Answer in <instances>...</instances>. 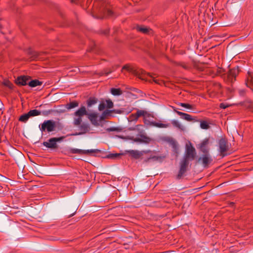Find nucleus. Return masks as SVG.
Segmentation results:
<instances>
[{
  "label": "nucleus",
  "instance_id": "obj_39",
  "mask_svg": "<svg viewBox=\"0 0 253 253\" xmlns=\"http://www.w3.org/2000/svg\"><path fill=\"white\" fill-rule=\"evenodd\" d=\"M148 118H147V123H144V124L147 126H153L151 124V123L152 122H151L150 121L148 120Z\"/></svg>",
  "mask_w": 253,
  "mask_h": 253
},
{
  "label": "nucleus",
  "instance_id": "obj_42",
  "mask_svg": "<svg viewBox=\"0 0 253 253\" xmlns=\"http://www.w3.org/2000/svg\"><path fill=\"white\" fill-rule=\"evenodd\" d=\"M141 125H137V126H136V127H137V128H138V127H141Z\"/></svg>",
  "mask_w": 253,
  "mask_h": 253
},
{
  "label": "nucleus",
  "instance_id": "obj_35",
  "mask_svg": "<svg viewBox=\"0 0 253 253\" xmlns=\"http://www.w3.org/2000/svg\"><path fill=\"white\" fill-rule=\"evenodd\" d=\"M181 107L189 109H192V106L191 105H190L189 104L187 103H180L179 104Z\"/></svg>",
  "mask_w": 253,
  "mask_h": 253
},
{
  "label": "nucleus",
  "instance_id": "obj_26",
  "mask_svg": "<svg viewBox=\"0 0 253 253\" xmlns=\"http://www.w3.org/2000/svg\"><path fill=\"white\" fill-rule=\"evenodd\" d=\"M79 105V103L77 102L74 101L70 102V103L67 104L65 105V107L66 109L69 110L72 108H74L76 107H78Z\"/></svg>",
  "mask_w": 253,
  "mask_h": 253
},
{
  "label": "nucleus",
  "instance_id": "obj_13",
  "mask_svg": "<svg viewBox=\"0 0 253 253\" xmlns=\"http://www.w3.org/2000/svg\"><path fill=\"white\" fill-rule=\"evenodd\" d=\"M199 161H201L203 165L206 167L212 161V159L208 152V153H204V154L199 159Z\"/></svg>",
  "mask_w": 253,
  "mask_h": 253
},
{
  "label": "nucleus",
  "instance_id": "obj_2",
  "mask_svg": "<svg viewBox=\"0 0 253 253\" xmlns=\"http://www.w3.org/2000/svg\"><path fill=\"white\" fill-rule=\"evenodd\" d=\"M123 70H126L129 72H132L136 76L142 80L151 82V81L148 79V77H150L153 79V81L155 83L158 84H161L158 80L155 79V78L153 77L150 73H146L145 72V71L141 69L133 71L132 69L130 68L128 65H126L123 67L122 71Z\"/></svg>",
  "mask_w": 253,
  "mask_h": 253
},
{
  "label": "nucleus",
  "instance_id": "obj_17",
  "mask_svg": "<svg viewBox=\"0 0 253 253\" xmlns=\"http://www.w3.org/2000/svg\"><path fill=\"white\" fill-rule=\"evenodd\" d=\"M209 144V140L208 139H206L204 140L200 145V150L203 153H208L209 151V148L208 147V145Z\"/></svg>",
  "mask_w": 253,
  "mask_h": 253
},
{
  "label": "nucleus",
  "instance_id": "obj_41",
  "mask_svg": "<svg viewBox=\"0 0 253 253\" xmlns=\"http://www.w3.org/2000/svg\"><path fill=\"white\" fill-rule=\"evenodd\" d=\"M35 58L36 59H41V58L39 57V55H37V57H35Z\"/></svg>",
  "mask_w": 253,
  "mask_h": 253
},
{
  "label": "nucleus",
  "instance_id": "obj_3",
  "mask_svg": "<svg viewBox=\"0 0 253 253\" xmlns=\"http://www.w3.org/2000/svg\"><path fill=\"white\" fill-rule=\"evenodd\" d=\"M87 110L85 106H81L76 112L73 115V125L75 126H79L82 122V117L84 116H86Z\"/></svg>",
  "mask_w": 253,
  "mask_h": 253
},
{
  "label": "nucleus",
  "instance_id": "obj_27",
  "mask_svg": "<svg viewBox=\"0 0 253 253\" xmlns=\"http://www.w3.org/2000/svg\"><path fill=\"white\" fill-rule=\"evenodd\" d=\"M28 113L30 117H31L40 115L41 114V112L38 110L35 109L30 110L29 112H28Z\"/></svg>",
  "mask_w": 253,
  "mask_h": 253
},
{
  "label": "nucleus",
  "instance_id": "obj_21",
  "mask_svg": "<svg viewBox=\"0 0 253 253\" xmlns=\"http://www.w3.org/2000/svg\"><path fill=\"white\" fill-rule=\"evenodd\" d=\"M153 126L159 128H167L170 126V124L169 123H162L161 121L159 122H152L151 123Z\"/></svg>",
  "mask_w": 253,
  "mask_h": 253
},
{
  "label": "nucleus",
  "instance_id": "obj_33",
  "mask_svg": "<svg viewBox=\"0 0 253 253\" xmlns=\"http://www.w3.org/2000/svg\"><path fill=\"white\" fill-rule=\"evenodd\" d=\"M3 84L5 86H6L10 89H13V84L8 80L4 81L3 83Z\"/></svg>",
  "mask_w": 253,
  "mask_h": 253
},
{
  "label": "nucleus",
  "instance_id": "obj_4",
  "mask_svg": "<svg viewBox=\"0 0 253 253\" xmlns=\"http://www.w3.org/2000/svg\"><path fill=\"white\" fill-rule=\"evenodd\" d=\"M56 123L52 120L44 121L39 126L42 132L47 131L48 132L55 130Z\"/></svg>",
  "mask_w": 253,
  "mask_h": 253
},
{
  "label": "nucleus",
  "instance_id": "obj_31",
  "mask_svg": "<svg viewBox=\"0 0 253 253\" xmlns=\"http://www.w3.org/2000/svg\"><path fill=\"white\" fill-rule=\"evenodd\" d=\"M122 154L121 153H112L110 154L107 156L108 158L115 159L118 158L119 156L122 155Z\"/></svg>",
  "mask_w": 253,
  "mask_h": 253
},
{
  "label": "nucleus",
  "instance_id": "obj_38",
  "mask_svg": "<svg viewBox=\"0 0 253 253\" xmlns=\"http://www.w3.org/2000/svg\"><path fill=\"white\" fill-rule=\"evenodd\" d=\"M228 106L225 104L224 103H221L220 104V107L222 109H225Z\"/></svg>",
  "mask_w": 253,
  "mask_h": 253
},
{
  "label": "nucleus",
  "instance_id": "obj_28",
  "mask_svg": "<svg viewBox=\"0 0 253 253\" xmlns=\"http://www.w3.org/2000/svg\"><path fill=\"white\" fill-rule=\"evenodd\" d=\"M111 92L114 95H120L122 94V91L120 88H112Z\"/></svg>",
  "mask_w": 253,
  "mask_h": 253
},
{
  "label": "nucleus",
  "instance_id": "obj_8",
  "mask_svg": "<svg viewBox=\"0 0 253 253\" xmlns=\"http://www.w3.org/2000/svg\"><path fill=\"white\" fill-rule=\"evenodd\" d=\"M219 152L221 155L224 157L226 155L225 152L228 150V145L224 139H221L219 142Z\"/></svg>",
  "mask_w": 253,
  "mask_h": 253
},
{
  "label": "nucleus",
  "instance_id": "obj_9",
  "mask_svg": "<svg viewBox=\"0 0 253 253\" xmlns=\"http://www.w3.org/2000/svg\"><path fill=\"white\" fill-rule=\"evenodd\" d=\"M189 165V162L187 160H182L180 163V169L177 175V178H180L187 170V168Z\"/></svg>",
  "mask_w": 253,
  "mask_h": 253
},
{
  "label": "nucleus",
  "instance_id": "obj_25",
  "mask_svg": "<svg viewBox=\"0 0 253 253\" xmlns=\"http://www.w3.org/2000/svg\"><path fill=\"white\" fill-rule=\"evenodd\" d=\"M239 73V70L238 68H234L231 69L229 73V78H235L237 76Z\"/></svg>",
  "mask_w": 253,
  "mask_h": 253
},
{
  "label": "nucleus",
  "instance_id": "obj_30",
  "mask_svg": "<svg viewBox=\"0 0 253 253\" xmlns=\"http://www.w3.org/2000/svg\"><path fill=\"white\" fill-rule=\"evenodd\" d=\"M138 117L136 116V114H132L129 116L128 118V121L129 122H136L138 120Z\"/></svg>",
  "mask_w": 253,
  "mask_h": 253
},
{
  "label": "nucleus",
  "instance_id": "obj_44",
  "mask_svg": "<svg viewBox=\"0 0 253 253\" xmlns=\"http://www.w3.org/2000/svg\"><path fill=\"white\" fill-rule=\"evenodd\" d=\"M108 130H109V131H112V130H113V129H112V128H109V129H108Z\"/></svg>",
  "mask_w": 253,
  "mask_h": 253
},
{
  "label": "nucleus",
  "instance_id": "obj_43",
  "mask_svg": "<svg viewBox=\"0 0 253 253\" xmlns=\"http://www.w3.org/2000/svg\"><path fill=\"white\" fill-rule=\"evenodd\" d=\"M129 129L131 130H135V128H130Z\"/></svg>",
  "mask_w": 253,
  "mask_h": 253
},
{
  "label": "nucleus",
  "instance_id": "obj_36",
  "mask_svg": "<svg viewBox=\"0 0 253 253\" xmlns=\"http://www.w3.org/2000/svg\"><path fill=\"white\" fill-rule=\"evenodd\" d=\"M106 104L105 102L101 103L98 106V110L99 111H102L106 108Z\"/></svg>",
  "mask_w": 253,
  "mask_h": 253
},
{
  "label": "nucleus",
  "instance_id": "obj_1",
  "mask_svg": "<svg viewBox=\"0 0 253 253\" xmlns=\"http://www.w3.org/2000/svg\"><path fill=\"white\" fill-rule=\"evenodd\" d=\"M92 14L94 17L102 19L111 17L113 13L105 0H95L93 4Z\"/></svg>",
  "mask_w": 253,
  "mask_h": 253
},
{
  "label": "nucleus",
  "instance_id": "obj_11",
  "mask_svg": "<svg viewBox=\"0 0 253 253\" xmlns=\"http://www.w3.org/2000/svg\"><path fill=\"white\" fill-rule=\"evenodd\" d=\"M126 153H128L130 155V156H131L133 158H134L135 159H138L140 158L142 156H143L144 154L148 153L149 152V151H139L138 150H126Z\"/></svg>",
  "mask_w": 253,
  "mask_h": 253
},
{
  "label": "nucleus",
  "instance_id": "obj_15",
  "mask_svg": "<svg viewBox=\"0 0 253 253\" xmlns=\"http://www.w3.org/2000/svg\"><path fill=\"white\" fill-rule=\"evenodd\" d=\"M78 126L79 128V130H80V132L76 134V135H81L84 134L87 132L89 131L90 129L89 125L87 123H81V125Z\"/></svg>",
  "mask_w": 253,
  "mask_h": 253
},
{
  "label": "nucleus",
  "instance_id": "obj_23",
  "mask_svg": "<svg viewBox=\"0 0 253 253\" xmlns=\"http://www.w3.org/2000/svg\"><path fill=\"white\" fill-rule=\"evenodd\" d=\"M97 102V99L94 97H90L86 101L88 108H91L93 105H95Z\"/></svg>",
  "mask_w": 253,
  "mask_h": 253
},
{
  "label": "nucleus",
  "instance_id": "obj_12",
  "mask_svg": "<svg viewBox=\"0 0 253 253\" xmlns=\"http://www.w3.org/2000/svg\"><path fill=\"white\" fill-rule=\"evenodd\" d=\"M70 152L73 154H88L92 153L98 152L99 150L98 149H90V150H81L79 149H72Z\"/></svg>",
  "mask_w": 253,
  "mask_h": 253
},
{
  "label": "nucleus",
  "instance_id": "obj_6",
  "mask_svg": "<svg viewBox=\"0 0 253 253\" xmlns=\"http://www.w3.org/2000/svg\"><path fill=\"white\" fill-rule=\"evenodd\" d=\"M64 138V136L60 137H52L48 140L47 141H44L42 143L44 146L46 148H50L51 149H55L57 148L58 145L57 144V142H60Z\"/></svg>",
  "mask_w": 253,
  "mask_h": 253
},
{
  "label": "nucleus",
  "instance_id": "obj_14",
  "mask_svg": "<svg viewBox=\"0 0 253 253\" xmlns=\"http://www.w3.org/2000/svg\"><path fill=\"white\" fill-rule=\"evenodd\" d=\"M136 116L138 118L140 117H143L144 120V123H147V118H149L151 117V115L147 112L146 111L143 110L137 109L136 113Z\"/></svg>",
  "mask_w": 253,
  "mask_h": 253
},
{
  "label": "nucleus",
  "instance_id": "obj_7",
  "mask_svg": "<svg viewBox=\"0 0 253 253\" xmlns=\"http://www.w3.org/2000/svg\"><path fill=\"white\" fill-rule=\"evenodd\" d=\"M88 119L89 120L92 125L95 126H102L101 123L102 121H100L98 113L96 112H88L87 111V115Z\"/></svg>",
  "mask_w": 253,
  "mask_h": 253
},
{
  "label": "nucleus",
  "instance_id": "obj_34",
  "mask_svg": "<svg viewBox=\"0 0 253 253\" xmlns=\"http://www.w3.org/2000/svg\"><path fill=\"white\" fill-rule=\"evenodd\" d=\"M106 107L109 109L112 108L113 107V103L110 100L106 101Z\"/></svg>",
  "mask_w": 253,
  "mask_h": 253
},
{
  "label": "nucleus",
  "instance_id": "obj_10",
  "mask_svg": "<svg viewBox=\"0 0 253 253\" xmlns=\"http://www.w3.org/2000/svg\"><path fill=\"white\" fill-rule=\"evenodd\" d=\"M173 111L176 113V114L177 115H178L179 116H181V118L187 121H189V122H196L197 121L196 118L195 117H192L191 115H189V114H186V113H183L182 112H180V111H177L175 109L173 108Z\"/></svg>",
  "mask_w": 253,
  "mask_h": 253
},
{
  "label": "nucleus",
  "instance_id": "obj_19",
  "mask_svg": "<svg viewBox=\"0 0 253 253\" xmlns=\"http://www.w3.org/2000/svg\"><path fill=\"white\" fill-rule=\"evenodd\" d=\"M246 84L253 91V73H248L246 81Z\"/></svg>",
  "mask_w": 253,
  "mask_h": 253
},
{
  "label": "nucleus",
  "instance_id": "obj_29",
  "mask_svg": "<svg viewBox=\"0 0 253 253\" xmlns=\"http://www.w3.org/2000/svg\"><path fill=\"white\" fill-rule=\"evenodd\" d=\"M30 116L28 115V113L23 114L20 116L19 119V121L25 123L29 119Z\"/></svg>",
  "mask_w": 253,
  "mask_h": 253
},
{
  "label": "nucleus",
  "instance_id": "obj_16",
  "mask_svg": "<svg viewBox=\"0 0 253 253\" xmlns=\"http://www.w3.org/2000/svg\"><path fill=\"white\" fill-rule=\"evenodd\" d=\"M29 80V79L27 76H20L18 77L17 79L15 80V83L16 84L21 85H25L26 84H28V81Z\"/></svg>",
  "mask_w": 253,
  "mask_h": 253
},
{
  "label": "nucleus",
  "instance_id": "obj_32",
  "mask_svg": "<svg viewBox=\"0 0 253 253\" xmlns=\"http://www.w3.org/2000/svg\"><path fill=\"white\" fill-rule=\"evenodd\" d=\"M200 127L202 129H207L210 127V126L206 121H201L200 123Z\"/></svg>",
  "mask_w": 253,
  "mask_h": 253
},
{
  "label": "nucleus",
  "instance_id": "obj_37",
  "mask_svg": "<svg viewBox=\"0 0 253 253\" xmlns=\"http://www.w3.org/2000/svg\"><path fill=\"white\" fill-rule=\"evenodd\" d=\"M161 158L160 157L154 156V155H151L149 158L148 159V161H149L150 160H153L154 161H157L159 160Z\"/></svg>",
  "mask_w": 253,
  "mask_h": 253
},
{
  "label": "nucleus",
  "instance_id": "obj_20",
  "mask_svg": "<svg viewBox=\"0 0 253 253\" xmlns=\"http://www.w3.org/2000/svg\"><path fill=\"white\" fill-rule=\"evenodd\" d=\"M136 29L137 31L144 34H150L151 33V29L144 26H137Z\"/></svg>",
  "mask_w": 253,
  "mask_h": 253
},
{
  "label": "nucleus",
  "instance_id": "obj_24",
  "mask_svg": "<svg viewBox=\"0 0 253 253\" xmlns=\"http://www.w3.org/2000/svg\"><path fill=\"white\" fill-rule=\"evenodd\" d=\"M42 84V82H40L38 80H34L28 82V85L32 87H36L38 85H41Z\"/></svg>",
  "mask_w": 253,
  "mask_h": 253
},
{
  "label": "nucleus",
  "instance_id": "obj_22",
  "mask_svg": "<svg viewBox=\"0 0 253 253\" xmlns=\"http://www.w3.org/2000/svg\"><path fill=\"white\" fill-rule=\"evenodd\" d=\"M171 123L174 127H175L182 131L185 130L184 126H182L178 121L173 120L171 121Z\"/></svg>",
  "mask_w": 253,
  "mask_h": 253
},
{
  "label": "nucleus",
  "instance_id": "obj_5",
  "mask_svg": "<svg viewBox=\"0 0 253 253\" xmlns=\"http://www.w3.org/2000/svg\"><path fill=\"white\" fill-rule=\"evenodd\" d=\"M196 155V150L192 144L189 143V144H186L184 156L182 159L189 162L195 159Z\"/></svg>",
  "mask_w": 253,
  "mask_h": 253
},
{
  "label": "nucleus",
  "instance_id": "obj_40",
  "mask_svg": "<svg viewBox=\"0 0 253 253\" xmlns=\"http://www.w3.org/2000/svg\"><path fill=\"white\" fill-rule=\"evenodd\" d=\"M135 141H136V142H142V140L140 139H139V138H136L135 140Z\"/></svg>",
  "mask_w": 253,
  "mask_h": 253
},
{
  "label": "nucleus",
  "instance_id": "obj_18",
  "mask_svg": "<svg viewBox=\"0 0 253 253\" xmlns=\"http://www.w3.org/2000/svg\"><path fill=\"white\" fill-rule=\"evenodd\" d=\"M114 110H105L99 117L100 121H104L105 119H109L112 116V113Z\"/></svg>",
  "mask_w": 253,
  "mask_h": 253
}]
</instances>
